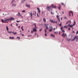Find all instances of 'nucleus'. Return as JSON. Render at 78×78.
I'll list each match as a JSON object with an SVG mask.
<instances>
[{
  "mask_svg": "<svg viewBox=\"0 0 78 78\" xmlns=\"http://www.w3.org/2000/svg\"><path fill=\"white\" fill-rule=\"evenodd\" d=\"M37 16H38V17H39V15H38V13H37Z\"/></svg>",
  "mask_w": 78,
  "mask_h": 78,
  "instance_id": "864d4df0",
  "label": "nucleus"
},
{
  "mask_svg": "<svg viewBox=\"0 0 78 78\" xmlns=\"http://www.w3.org/2000/svg\"><path fill=\"white\" fill-rule=\"evenodd\" d=\"M61 20H62V17L61 18Z\"/></svg>",
  "mask_w": 78,
  "mask_h": 78,
  "instance_id": "052dcab7",
  "label": "nucleus"
},
{
  "mask_svg": "<svg viewBox=\"0 0 78 78\" xmlns=\"http://www.w3.org/2000/svg\"><path fill=\"white\" fill-rule=\"evenodd\" d=\"M16 6V4H12V6H14V7H15Z\"/></svg>",
  "mask_w": 78,
  "mask_h": 78,
  "instance_id": "393cba45",
  "label": "nucleus"
},
{
  "mask_svg": "<svg viewBox=\"0 0 78 78\" xmlns=\"http://www.w3.org/2000/svg\"><path fill=\"white\" fill-rule=\"evenodd\" d=\"M8 33H10V32H8Z\"/></svg>",
  "mask_w": 78,
  "mask_h": 78,
  "instance_id": "338daca9",
  "label": "nucleus"
},
{
  "mask_svg": "<svg viewBox=\"0 0 78 78\" xmlns=\"http://www.w3.org/2000/svg\"><path fill=\"white\" fill-rule=\"evenodd\" d=\"M15 0H12V2H11V3H14V1Z\"/></svg>",
  "mask_w": 78,
  "mask_h": 78,
  "instance_id": "473e14b6",
  "label": "nucleus"
},
{
  "mask_svg": "<svg viewBox=\"0 0 78 78\" xmlns=\"http://www.w3.org/2000/svg\"><path fill=\"white\" fill-rule=\"evenodd\" d=\"M59 22H60V19H59V18H57Z\"/></svg>",
  "mask_w": 78,
  "mask_h": 78,
  "instance_id": "c9c22d12",
  "label": "nucleus"
},
{
  "mask_svg": "<svg viewBox=\"0 0 78 78\" xmlns=\"http://www.w3.org/2000/svg\"><path fill=\"white\" fill-rule=\"evenodd\" d=\"M21 29H22H22H23V26H22L21 27Z\"/></svg>",
  "mask_w": 78,
  "mask_h": 78,
  "instance_id": "3c124183",
  "label": "nucleus"
},
{
  "mask_svg": "<svg viewBox=\"0 0 78 78\" xmlns=\"http://www.w3.org/2000/svg\"><path fill=\"white\" fill-rule=\"evenodd\" d=\"M30 15V17L31 18H32V16H33V14H32V12H30L29 13Z\"/></svg>",
  "mask_w": 78,
  "mask_h": 78,
  "instance_id": "9b49d317",
  "label": "nucleus"
},
{
  "mask_svg": "<svg viewBox=\"0 0 78 78\" xmlns=\"http://www.w3.org/2000/svg\"><path fill=\"white\" fill-rule=\"evenodd\" d=\"M64 28H67V25L66 26H65L64 27Z\"/></svg>",
  "mask_w": 78,
  "mask_h": 78,
  "instance_id": "72a5a7b5",
  "label": "nucleus"
},
{
  "mask_svg": "<svg viewBox=\"0 0 78 78\" xmlns=\"http://www.w3.org/2000/svg\"><path fill=\"white\" fill-rule=\"evenodd\" d=\"M61 5H64V3H61Z\"/></svg>",
  "mask_w": 78,
  "mask_h": 78,
  "instance_id": "4c0bfd02",
  "label": "nucleus"
},
{
  "mask_svg": "<svg viewBox=\"0 0 78 78\" xmlns=\"http://www.w3.org/2000/svg\"><path fill=\"white\" fill-rule=\"evenodd\" d=\"M52 7V8H55V9H56V6L54 5L53 6V4H52L51 5V6H49V7H47L46 8V9L48 11H49V12H50V9H51V8Z\"/></svg>",
  "mask_w": 78,
  "mask_h": 78,
  "instance_id": "f257e3e1",
  "label": "nucleus"
},
{
  "mask_svg": "<svg viewBox=\"0 0 78 78\" xmlns=\"http://www.w3.org/2000/svg\"><path fill=\"white\" fill-rule=\"evenodd\" d=\"M68 30H70V28H68Z\"/></svg>",
  "mask_w": 78,
  "mask_h": 78,
  "instance_id": "49530a36",
  "label": "nucleus"
},
{
  "mask_svg": "<svg viewBox=\"0 0 78 78\" xmlns=\"http://www.w3.org/2000/svg\"><path fill=\"white\" fill-rule=\"evenodd\" d=\"M51 14L52 15H53L55 14V13H54V12H51Z\"/></svg>",
  "mask_w": 78,
  "mask_h": 78,
  "instance_id": "412c9836",
  "label": "nucleus"
},
{
  "mask_svg": "<svg viewBox=\"0 0 78 78\" xmlns=\"http://www.w3.org/2000/svg\"><path fill=\"white\" fill-rule=\"evenodd\" d=\"M24 2H25V0H22L21 1L22 4Z\"/></svg>",
  "mask_w": 78,
  "mask_h": 78,
  "instance_id": "7c9ffc66",
  "label": "nucleus"
},
{
  "mask_svg": "<svg viewBox=\"0 0 78 78\" xmlns=\"http://www.w3.org/2000/svg\"><path fill=\"white\" fill-rule=\"evenodd\" d=\"M73 33H75V31H73Z\"/></svg>",
  "mask_w": 78,
  "mask_h": 78,
  "instance_id": "de8ad7c7",
  "label": "nucleus"
},
{
  "mask_svg": "<svg viewBox=\"0 0 78 78\" xmlns=\"http://www.w3.org/2000/svg\"><path fill=\"white\" fill-rule=\"evenodd\" d=\"M1 20L2 23H4V21H3V19H1Z\"/></svg>",
  "mask_w": 78,
  "mask_h": 78,
  "instance_id": "cd10ccee",
  "label": "nucleus"
},
{
  "mask_svg": "<svg viewBox=\"0 0 78 78\" xmlns=\"http://www.w3.org/2000/svg\"><path fill=\"white\" fill-rule=\"evenodd\" d=\"M54 34H56V35H57V34H58V32H55Z\"/></svg>",
  "mask_w": 78,
  "mask_h": 78,
  "instance_id": "b1692460",
  "label": "nucleus"
},
{
  "mask_svg": "<svg viewBox=\"0 0 78 78\" xmlns=\"http://www.w3.org/2000/svg\"><path fill=\"white\" fill-rule=\"evenodd\" d=\"M25 12V10H23L22 11V12Z\"/></svg>",
  "mask_w": 78,
  "mask_h": 78,
  "instance_id": "a19ab883",
  "label": "nucleus"
},
{
  "mask_svg": "<svg viewBox=\"0 0 78 78\" xmlns=\"http://www.w3.org/2000/svg\"><path fill=\"white\" fill-rule=\"evenodd\" d=\"M64 19H67V17H66L65 16V17H64Z\"/></svg>",
  "mask_w": 78,
  "mask_h": 78,
  "instance_id": "a18cd8bd",
  "label": "nucleus"
},
{
  "mask_svg": "<svg viewBox=\"0 0 78 78\" xmlns=\"http://www.w3.org/2000/svg\"><path fill=\"white\" fill-rule=\"evenodd\" d=\"M76 40V42H77L78 40V36H76L72 40L73 41H74L75 40Z\"/></svg>",
  "mask_w": 78,
  "mask_h": 78,
  "instance_id": "f03ea898",
  "label": "nucleus"
},
{
  "mask_svg": "<svg viewBox=\"0 0 78 78\" xmlns=\"http://www.w3.org/2000/svg\"><path fill=\"white\" fill-rule=\"evenodd\" d=\"M59 35H60L61 34H60V32H59Z\"/></svg>",
  "mask_w": 78,
  "mask_h": 78,
  "instance_id": "bf43d9fd",
  "label": "nucleus"
},
{
  "mask_svg": "<svg viewBox=\"0 0 78 78\" xmlns=\"http://www.w3.org/2000/svg\"><path fill=\"white\" fill-rule=\"evenodd\" d=\"M16 22H17V23H19V22H20V21H18L17 20Z\"/></svg>",
  "mask_w": 78,
  "mask_h": 78,
  "instance_id": "e433bc0d",
  "label": "nucleus"
},
{
  "mask_svg": "<svg viewBox=\"0 0 78 78\" xmlns=\"http://www.w3.org/2000/svg\"><path fill=\"white\" fill-rule=\"evenodd\" d=\"M33 25L35 26V28H36V23H33Z\"/></svg>",
  "mask_w": 78,
  "mask_h": 78,
  "instance_id": "4be33fe9",
  "label": "nucleus"
},
{
  "mask_svg": "<svg viewBox=\"0 0 78 78\" xmlns=\"http://www.w3.org/2000/svg\"><path fill=\"white\" fill-rule=\"evenodd\" d=\"M37 9L38 10V11L39 14H40V13L41 12V10L39 9V8H37Z\"/></svg>",
  "mask_w": 78,
  "mask_h": 78,
  "instance_id": "ddd939ff",
  "label": "nucleus"
},
{
  "mask_svg": "<svg viewBox=\"0 0 78 78\" xmlns=\"http://www.w3.org/2000/svg\"><path fill=\"white\" fill-rule=\"evenodd\" d=\"M16 16H18V17H23L22 16V15L20 14V12H19L16 15Z\"/></svg>",
  "mask_w": 78,
  "mask_h": 78,
  "instance_id": "6e6552de",
  "label": "nucleus"
},
{
  "mask_svg": "<svg viewBox=\"0 0 78 78\" xmlns=\"http://www.w3.org/2000/svg\"><path fill=\"white\" fill-rule=\"evenodd\" d=\"M53 37H55V35H53V36H52Z\"/></svg>",
  "mask_w": 78,
  "mask_h": 78,
  "instance_id": "13d9d810",
  "label": "nucleus"
},
{
  "mask_svg": "<svg viewBox=\"0 0 78 78\" xmlns=\"http://www.w3.org/2000/svg\"><path fill=\"white\" fill-rule=\"evenodd\" d=\"M26 7H27L28 8H30V5L28 4H26Z\"/></svg>",
  "mask_w": 78,
  "mask_h": 78,
  "instance_id": "2eb2a0df",
  "label": "nucleus"
},
{
  "mask_svg": "<svg viewBox=\"0 0 78 78\" xmlns=\"http://www.w3.org/2000/svg\"><path fill=\"white\" fill-rule=\"evenodd\" d=\"M37 16H38V17H39V15H38V13H37Z\"/></svg>",
  "mask_w": 78,
  "mask_h": 78,
  "instance_id": "603ef678",
  "label": "nucleus"
},
{
  "mask_svg": "<svg viewBox=\"0 0 78 78\" xmlns=\"http://www.w3.org/2000/svg\"><path fill=\"white\" fill-rule=\"evenodd\" d=\"M69 22H70V23H71V21L70 20H69Z\"/></svg>",
  "mask_w": 78,
  "mask_h": 78,
  "instance_id": "8fccbe9b",
  "label": "nucleus"
},
{
  "mask_svg": "<svg viewBox=\"0 0 78 78\" xmlns=\"http://www.w3.org/2000/svg\"><path fill=\"white\" fill-rule=\"evenodd\" d=\"M44 31H45V36H47V30L46 29H45Z\"/></svg>",
  "mask_w": 78,
  "mask_h": 78,
  "instance_id": "4468645a",
  "label": "nucleus"
},
{
  "mask_svg": "<svg viewBox=\"0 0 78 78\" xmlns=\"http://www.w3.org/2000/svg\"><path fill=\"white\" fill-rule=\"evenodd\" d=\"M49 28H50L51 29L49 30V31H50V32H51V31H52V30H53V28H52V26L51 27H50Z\"/></svg>",
  "mask_w": 78,
  "mask_h": 78,
  "instance_id": "1a4fd4ad",
  "label": "nucleus"
},
{
  "mask_svg": "<svg viewBox=\"0 0 78 78\" xmlns=\"http://www.w3.org/2000/svg\"><path fill=\"white\" fill-rule=\"evenodd\" d=\"M42 14H44V12H42Z\"/></svg>",
  "mask_w": 78,
  "mask_h": 78,
  "instance_id": "680f3d73",
  "label": "nucleus"
},
{
  "mask_svg": "<svg viewBox=\"0 0 78 78\" xmlns=\"http://www.w3.org/2000/svg\"><path fill=\"white\" fill-rule=\"evenodd\" d=\"M33 31H37V30H36V27L34 28L33 32L32 31H31L32 34H33Z\"/></svg>",
  "mask_w": 78,
  "mask_h": 78,
  "instance_id": "0eeeda50",
  "label": "nucleus"
},
{
  "mask_svg": "<svg viewBox=\"0 0 78 78\" xmlns=\"http://www.w3.org/2000/svg\"><path fill=\"white\" fill-rule=\"evenodd\" d=\"M43 21L44 22H46V19L45 18L43 19Z\"/></svg>",
  "mask_w": 78,
  "mask_h": 78,
  "instance_id": "a878e982",
  "label": "nucleus"
},
{
  "mask_svg": "<svg viewBox=\"0 0 78 78\" xmlns=\"http://www.w3.org/2000/svg\"><path fill=\"white\" fill-rule=\"evenodd\" d=\"M9 19H10V20H15L14 18L13 17H11Z\"/></svg>",
  "mask_w": 78,
  "mask_h": 78,
  "instance_id": "f8f14e48",
  "label": "nucleus"
},
{
  "mask_svg": "<svg viewBox=\"0 0 78 78\" xmlns=\"http://www.w3.org/2000/svg\"><path fill=\"white\" fill-rule=\"evenodd\" d=\"M10 20L9 18H8V19H5V21H10Z\"/></svg>",
  "mask_w": 78,
  "mask_h": 78,
  "instance_id": "6ab92c4d",
  "label": "nucleus"
},
{
  "mask_svg": "<svg viewBox=\"0 0 78 78\" xmlns=\"http://www.w3.org/2000/svg\"><path fill=\"white\" fill-rule=\"evenodd\" d=\"M36 11H34V12L33 14H34V15L35 14H36Z\"/></svg>",
  "mask_w": 78,
  "mask_h": 78,
  "instance_id": "c85d7f7f",
  "label": "nucleus"
},
{
  "mask_svg": "<svg viewBox=\"0 0 78 78\" xmlns=\"http://www.w3.org/2000/svg\"><path fill=\"white\" fill-rule=\"evenodd\" d=\"M51 36H53V34H51Z\"/></svg>",
  "mask_w": 78,
  "mask_h": 78,
  "instance_id": "6e6d98bb",
  "label": "nucleus"
},
{
  "mask_svg": "<svg viewBox=\"0 0 78 78\" xmlns=\"http://www.w3.org/2000/svg\"><path fill=\"white\" fill-rule=\"evenodd\" d=\"M17 39H18V40H19L20 39V37H17Z\"/></svg>",
  "mask_w": 78,
  "mask_h": 78,
  "instance_id": "2f4dec72",
  "label": "nucleus"
},
{
  "mask_svg": "<svg viewBox=\"0 0 78 78\" xmlns=\"http://www.w3.org/2000/svg\"><path fill=\"white\" fill-rule=\"evenodd\" d=\"M44 27H46V30H48V24H44Z\"/></svg>",
  "mask_w": 78,
  "mask_h": 78,
  "instance_id": "423d86ee",
  "label": "nucleus"
},
{
  "mask_svg": "<svg viewBox=\"0 0 78 78\" xmlns=\"http://www.w3.org/2000/svg\"><path fill=\"white\" fill-rule=\"evenodd\" d=\"M6 30L8 31H9V28H8V26H6Z\"/></svg>",
  "mask_w": 78,
  "mask_h": 78,
  "instance_id": "aec40b11",
  "label": "nucleus"
},
{
  "mask_svg": "<svg viewBox=\"0 0 78 78\" xmlns=\"http://www.w3.org/2000/svg\"><path fill=\"white\" fill-rule=\"evenodd\" d=\"M75 24H76V22L74 21V23L73 24V26H75Z\"/></svg>",
  "mask_w": 78,
  "mask_h": 78,
  "instance_id": "f3484780",
  "label": "nucleus"
},
{
  "mask_svg": "<svg viewBox=\"0 0 78 78\" xmlns=\"http://www.w3.org/2000/svg\"><path fill=\"white\" fill-rule=\"evenodd\" d=\"M16 26H18V24H17L16 25Z\"/></svg>",
  "mask_w": 78,
  "mask_h": 78,
  "instance_id": "5fc2aeb1",
  "label": "nucleus"
},
{
  "mask_svg": "<svg viewBox=\"0 0 78 78\" xmlns=\"http://www.w3.org/2000/svg\"><path fill=\"white\" fill-rule=\"evenodd\" d=\"M71 14H72V16H73V13L72 11H70L69 12L68 15L69 16V17H71Z\"/></svg>",
  "mask_w": 78,
  "mask_h": 78,
  "instance_id": "7ed1b4c3",
  "label": "nucleus"
},
{
  "mask_svg": "<svg viewBox=\"0 0 78 78\" xmlns=\"http://www.w3.org/2000/svg\"><path fill=\"white\" fill-rule=\"evenodd\" d=\"M55 30H56V28H54L53 29L54 31H55Z\"/></svg>",
  "mask_w": 78,
  "mask_h": 78,
  "instance_id": "ea45409f",
  "label": "nucleus"
},
{
  "mask_svg": "<svg viewBox=\"0 0 78 78\" xmlns=\"http://www.w3.org/2000/svg\"><path fill=\"white\" fill-rule=\"evenodd\" d=\"M78 34V31H77L76 33V34Z\"/></svg>",
  "mask_w": 78,
  "mask_h": 78,
  "instance_id": "c03bdc74",
  "label": "nucleus"
},
{
  "mask_svg": "<svg viewBox=\"0 0 78 78\" xmlns=\"http://www.w3.org/2000/svg\"><path fill=\"white\" fill-rule=\"evenodd\" d=\"M60 27H61L62 26V22H61L59 25Z\"/></svg>",
  "mask_w": 78,
  "mask_h": 78,
  "instance_id": "5701e85b",
  "label": "nucleus"
},
{
  "mask_svg": "<svg viewBox=\"0 0 78 78\" xmlns=\"http://www.w3.org/2000/svg\"><path fill=\"white\" fill-rule=\"evenodd\" d=\"M9 38L10 39H14V37H10Z\"/></svg>",
  "mask_w": 78,
  "mask_h": 78,
  "instance_id": "dca6fc26",
  "label": "nucleus"
},
{
  "mask_svg": "<svg viewBox=\"0 0 78 78\" xmlns=\"http://www.w3.org/2000/svg\"><path fill=\"white\" fill-rule=\"evenodd\" d=\"M73 25H71L69 26V27H70V28H72V27H73Z\"/></svg>",
  "mask_w": 78,
  "mask_h": 78,
  "instance_id": "c756f323",
  "label": "nucleus"
},
{
  "mask_svg": "<svg viewBox=\"0 0 78 78\" xmlns=\"http://www.w3.org/2000/svg\"><path fill=\"white\" fill-rule=\"evenodd\" d=\"M4 22L5 23H6V20H4Z\"/></svg>",
  "mask_w": 78,
  "mask_h": 78,
  "instance_id": "f704fd0d",
  "label": "nucleus"
},
{
  "mask_svg": "<svg viewBox=\"0 0 78 78\" xmlns=\"http://www.w3.org/2000/svg\"><path fill=\"white\" fill-rule=\"evenodd\" d=\"M22 31H23V29H22Z\"/></svg>",
  "mask_w": 78,
  "mask_h": 78,
  "instance_id": "0e129e2a",
  "label": "nucleus"
},
{
  "mask_svg": "<svg viewBox=\"0 0 78 78\" xmlns=\"http://www.w3.org/2000/svg\"><path fill=\"white\" fill-rule=\"evenodd\" d=\"M12 33V31L10 32V33Z\"/></svg>",
  "mask_w": 78,
  "mask_h": 78,
  "instance_id": "e2e57ef3",
  "label": "nucleus"
},
{
  "mask_svg": "<svg viewBox=\"0 0 78 78\" xmlns=\"http://www.w3.org/2000/svg\"><path fill=\"white\" fill-rule=\"evenodd\" d=\"M56 17H57V19H58V18H59V16H58V15H57Z\"/></svg>",
  "mask_w": 78,
  "mask_h": 78,
  "instance_id": "58836bf2",
  "label": "nucleus"
},
{
  "mask_svg": "<svg viewBox=\"0 0 78 78\" xmlns=\"http://www.w3.org/2000/svg\"><path fill=\"white\" fill-rule=\"evenodd\" d=\"M63 36L64 38V37H65L66 36H67V35H66V34H64V33H63V34L62 35V36Z\"/></svg>",
  "mask_w": 78,
  "mask_h": 78,
  "instance_id": "9d476101",
  "label": "nucleus"
},
{
  "mask_svg": "<svg viewBox=\"0 0 78 78\" xmlns=\"http://www.w3.org/2000/svg\"><path fill=\"white\" fill-rule=\"evenodd\" d=\"M50 21L51 22V23H56V24H57V21H53V20H50Z\"/></svg>",
  "mask_w": 78,
  "mask_h": 78,
  "instance_id": "20e7f679",
  "label": "nucleus"
},
{
  "mask_svg": "<svg viewBox=\"0 0 78 78\" xmlns=\"http://www.w3.org/2000/svg\"><path fill=\"white\" fill-rule=\"evenodd\" d=\"M69 26H70V23L68 24V25L67 26V27H69Z\"/></svg>",
  "mask_w": 78,
  "mask_h": 78,
  "instance_id": "09e8293b",
  "label": "nucleus"
},
{
  "mask_svg": "<svg viewBox=\"0 0 78 78\" xmlns=\"http://www.w3.org/2000/svg\"><path fill=\"white\" fill-rule=\"evenodd\" d=\"M11 26L12 27V24H11Z\"/></svg>",
  "mask_w": 78,
  "mask_h": 78,
  "instance_id": "774afa93",
  "label": "nucleus"
},
{
  "mask_svg": "<svg viewBox=\"0 0 78 78\" xmlns=\"http://www.w3.org/2000/svg\"><path fill=\"white\" fill-rule=\"evenodd\" d=\"M62 14H64V12H62Z\"/></svg>",
  "mask_w": 78,
  "mask_h": 78,
  "instance_id": "69168bd1",
  "label": "nucleus"
},
{
  "mask_svg": "<svg viewBox=\"0 0 78 78\" xmlns=\"http://www.w3.org/2000/svg\"><path fill=\"white\" fill-rule=\"evenodd\" d=\"M58 8L59 10H61V5L59 4V6L58 7Z\"/></svg>",
  "mask_w": 78,
  "mask_h": 78,
  "instance_id": "a211bd4d",
  "label": "nucleus"
},
{
  "mask_svg": "<svg viewBox=\"0 0 78 78\" xmlns=\"http://www.w3.org/2000/svg\"><path fill=\"white\" fill-rule=\"evenodd\" d=\"M60 29L61 30H62V33H65V29H64V28H63L62 27H61Z\"/></svg>",
  "mask_w": 78,
  "mask_h": 78,
  "instance_id": "39448f33",
  "label": "nucleus"
},
{
  "mask_svg": "<svg viewBox=\"0 0 78 78\" xmlns=\"http://www.w3.org/2000/svg\"><path fill=\"white\" fill-rule=\"evenodd\" d=\"M42 29H40L39 30L40 31H42Z\"/></svg>",
  "mask_w": 78,
  "mask_h": 78,
  "instance_id": "37998d69",
  "label": "nucleus"
},
{
  "mask_svg": "<svg viewBox=\"0 0 78 78\" xmlns=\"http://www.w3.org/2000/svg\"><path fill=\"white\" fill-rule=\"evenodd\" d=\"M69 22V21H68L67 23H66V25H67V23H68Z\"/></svg>",
  "mask_w": 78,
  "mask_h": 78,
  "instance_id": "79ce46f5",
  "label": "nucleus"
},
{
  "mask_svg": "<svg viewBox=\"0 0 78 78\" xmlns=\"http://www.w3.org/2000/svg\"><path fill=\"white\" fill-rule=\"evenodd\" d=\"M18 28H20V26H19L18 27Z\"/></svg>",
  "mask_w": 78,
  "mask_h": 78,
  "instance_id": "4d7b16f0",
  "label": "nucleus"
},
{
  "mask_svg": "<svg viewBox=\"0 0 78 78\" xmlns=\"http://www.w3.org/2000/svg\"><path fill=\"white\" fill-rule=\"evenodd\" d=\"M12 33H13V34H14V35H15V34H17V33L16 32H12Z\"/></svg>",
  "mask_w": 78,
  "mask_h": 78,
  "instance_id": "bb28decb",
  "label": "nucleus"
}]
</instances>
